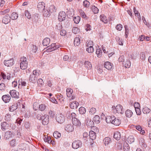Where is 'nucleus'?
Masks as SVG:
<instances>
[{"mask_svg": "<svg viewBox=\"0 0 151 151\" xmlns=\"http://www.w3.org/2000/svg\"><path fill=\"white\" fill-rule=\"evenodd\" d=\"M49 114L50 117L52 118H54L55 116V113L52 110H50L49 112Z\"/></svg>", "mask_w": 151, "mask_h": 151, "instance_id": "obj_60", "label": "nucleus"}, {"mask_svg": "<svg viewBox=\"0 0 151 151\" xmlns=\"http://www.w3.org/2000/svg\"><path fill=\"white\" fill-rule=\"evenodd\" d=\"M18 106L17 103H16L12 105L9 108V110L11 111H13L17 109Z\"/></svg>", "mask_w": 151, "mask_h": 151, "instance_id": "obj_36", "label": "nucleus"}, {"mask_svg": "<svg viewBox=\"0 0 151 151\" xmlns=\"http://www.w3.org/2000/svg\"><path fill=\"white\" fill-rule=\"evenodd\" d=\"M100 18L101 21L102 22L104 23H107L108 22V20L107 18L104 14L100 15Z\"/></svg>", "mask_w": 151, "mask_h": 151, "instance_id": "obj_21", "label": "nucleus"}, {"mask_svg": "<svg viewBox=\"0 0 151 151\" xmlns=\"http://www.w3.org/2000/svg\"><path fill=\"white\" fill-rule=\"evenodd\" d=\"M18 17V14L16 12H13L11 14L10 18L12 20H16Z\"/></svg>", "mask_w": 151, "mask_h": 151, "instance_id": "obj_37", "label": "nucleus"}, {"mask_svg": "<svg viewBox=\"0 0 151 151\" xmlns=\"http://www.w3.org/2000/svg\"><path fill=\"white\" fill-rule=\"evenodd\" d=\"M74 129L73 126L71 124H68L65 127V130L68 132H73Z\"/></svg>", "mask_w": 151, "mask_h": 151, "instance_id": "obj_16", "label": "nucleus"}, {"mask_svg": "<svg viewBox=\"0 0 151 151\" xmlns=\"http://www.w3.org/2000/svg\"><path fill=\"white\" fill-rule=\"evenodd\" d=\"M48 9L49 10L50 13H52L55 12L57 8L54 5H52L50 6Z\"/></svg>", "mask_w": 151, "mask_h": 151, "instance_id": "obj_30", "label": "nucleus"}, {"mask_svg": "<svg viewBox=\"0 0 151 151\" xmlns=\"http://www.w3.org/2000/svg\"><path fill=\"white\" fill-rule=\"evenodd\" d=\"M112 108L113 112L115 114L118 113L122 114L124 113L123 107L121 105H118L116 106H113L112 107Z\"/></svg>", "mask_w": 151, "mask_h": 151, "instance_id": "obj_4", "label": "nucleus"}, {"mask_svg": "<svg viewBox=\"0 0 151 151\" xmlns=\"http://www.w3.org/2000/svg\"><path fill=\"white\" fill-rule=\"evenodd\" d=\"M10 93L12 97L18 98L19 97L18 92L15 90H11L10 91Z\"/></svg>", "mask_w": 151, "mask_h": 151, "instance_id": "obj_15", "label": "nucleus"}, {"mask_svg": "<svg viewBox=\"0 0 151 151\" xmlns=\"http://www.w3.org/2000/svg\"><path fill=\"white\" fill-rule=\"evenodd\" d=\"M89 136L90 139L92 140L95 139L96 138V133L92 131H90Z\"/></svg>", "mask_w": 151, "mask_h": 151, "instance_id": "obj_24", "label": "nucleus"}, {"mask_svg": "<svg viewBox=\"0 0 151 151\" xmlns=\"http://www.w3.org/2000/svg\"><path fill=\"white\" fill-rule=\"evenodd\" d=\"M25 16L28 19H30L31 18V15L28 10H26L25 11Z\"/></svg>", "mask_w": 151, "mask_h": 151, "instance_id": "obj_55", "label": "nucleus"}, {"mask_svg": "<svg viewBox=\"0 0 151 151\" xmlns=\"http://www.w3.org/2000/svg\"><path fill=\"white\" fill-rule=\"evenodd\" d=\"M125 114L127 117L130 118L132 116L133 113L131 110L127 109L126 111Z\"/></svg>", "mask_w": 151, "mask_h": 151, "instance_id": "obj_33", "label": "nucleus"}, {"mask_svg": "<svg viewBox=\"0 0 151 151\" xmlns=\"http://www.w3.org/2000/svg\"><path fill=\"white\" fill-rule=\"evenodd\" d=\"M2 99L5 103L9 102L11 99V97L9 95H3L2 97Z\"/></svg>", "mask_w": 151, "mask_h": 151, "instance_id": "obj_18", "label": "nucleus"}, {"mask_svg": "<svg viewBox=\"0 0 151 151\" xmlns=\"http://www.w3.org/2000/svg\"><path fill=\"white\" fill-rule=\"evenodd\" d=\"M37 79L36 77L34 75H31L29 78V81L30 82L34 83L36 82Z\"/></svg>", "mask_w": 151, "mask_h": 151, "instance_id": "obj_34", "label": "nucleus"}, {"mask_svg": "<svg viewBox=\"0 0 151 151\" xmlns=\"http://www.w3.org/2000/svg\"><path fill=\"white\" fill-rule=\"evenodd\" d=\"M53 135L55 138L58 139L61 137V134L58 131H56L54 132Z\"/></svg>", "mask_w": 151, "mask_h": 151, "instance_id": "obj_41", "label": "nucleus"}, {"mask_svg": "<svg viewBox=\"0 0 151 151\" xmlns=\"http://www.w3.org/2000/svg\"><path fill=\"white\" fill-rule=\"evenodd\" d=\"M51 138L49 136H48V135H44L43 138L44 141L45 142H47L48 143L50 142V141L51 139Z\"/></svg>", "mask_w": 151, "mask_h": 151, "instance_id": "obj_44", "label": "nucleus"}, {"mask_svg": "<svg viewBox=\"0 0 151 151\" xmlns=\"http://www.w3.org/2000/svg\"><path fill=\"white\" fill-rule=\"evenodd\" d=\"M133 11L135 16L137 17L139 21H140L141 19L140 14L138 12V11L136 10V8L135 7H134Z\"/></svg>", "mask_w": 151, "mask_h": 151, "instance_id": "obj_27", "label": "nucleus"}, {"mask_svg": "<svg viewBox=\"0 0 151 151\" xmlns=\"http://www.w3.org/2000/svg\"><path fill=\"white\" fill-rule=\"evenodd\" d=\"M60 46L58 45H56L55 43L52 44L51 45L47 47L48 48L47 50V52H50L59 48Z\"/></svg>", "mask_w": 151, "mask_h": 151, "instance_id": "obj_7", "label": "nucleus"}, {"mask_svg": "<svg viewBox=\"0 0 151 151\" xmlns=\"http://www.w3.org/2000/svg\"><path fill=\"white\" fill-rule=\"evenodd\" d=\"M10 11V10L9 9H6L4 11H1L0 12V14L1 15H4L6 13H9Z\"/></svg>", "mask_w": 151, "mask_h": 151, "instance_id": "obj_61", "label": "nucleus"}, {"mask_svg": "<svg viewBox=\"0 0 151 151\" xmlns=\"http://www.w3.org/2000/svg\"><path fill=\"white\" fill-rule=\"evenodd\" d=\"M96 54L97 55L99 58H100L102 56V51L100 49H97L96 52Z\"/></svg>", "mask_w": 151, "mask_h": 151, "instance_id": "obj_47", "label": "nucleus"}, {"mask_svg": "<svg viewBox=\"0 0 151 151\" xmlns=\"http://www.w3.org/2000/svg\"><path fill=\"white\" fill-rule=\"evenodd\" d=\"M10 21V17L9 14H6L5 16L3 17L2 22L3 23L5 24H7Z\"/></svg>", "mask_w": 151, "mask_h": 151, "instance_id": "obj_9", "label": "nucleus"}, {"mask_svg": "<svg viewBox=\"0 0 151 151\" xmlns=\"http://www.w3.org/2000/svg\"><path fill=\"white\" fill-rule=\"evenodd\" d=\"M92 9L94 14H97L99 12V10L98 8L95 6H92Z\"/></svg>", "mask_w": 151, "mask_h": 151, "instance_id": "obj_52", "label": "nucleus"}, {"mask_svg": "<svg viewBox=\"0 0 151 151\" xmlns=\"http://www.w3.org/2000/svg\"><path fill=\"white\" fill-rule=\"evenodd\" d=\"M79 12L81 17L83 18H85L86 17V15L83 11L81 9H80L79 10Z\"/></svg>", "mask_w": 151, "mask_h": 151, "instance_id": "obj_57", "label": "nucleus"}, {"mask_svg": "<svg viewBox=\"0 0 151 151\" xmlns=\"http://www.w3.org/2000/svg\"><path fill=\"white\" fill-rule=\"evenodd\" d=\"M4 63L5 65L8 67L11 66L14 64V60L13 59L7 60H4Z\"/></svg>", "mask_w": 151, "mask_h": 151, "instance_id": "obj_10", "label": "nucleus"}, {"mask_svg": "<svg viewBox=\"0 0 151 151\" xmlns=\"http://www.w3.org/2000/svg\"><path fill=\"white\" fill-rule=\"evenodd\" d=\"M80 43V40L79 37H76L74 39V44L76 46H78Z\"/></svg>", "mask_w": 151, "mask_h": 151, "instance_id": "obj_32", "label": "nucleus"}, {"mask_svg": "<svg viewBox=\"0 0 151 151\" xmlns=\"http://www.w3.org/2000/svg\"><path fill=\"white\" fill-rule=\"evenodd\" d=\"M103 142L104 143L105 146H106L110 143L111 141L110 138L109 137H106L104 139Z\"/></svg>", "mask_w": 151, "mask_h": 151, "instance_id": "obj_23", "label": "nucleus"}, {"mask_svg": "<svg viewBox=\"0 0 151 151\" xmlns=\"http://www.w3.org/2000/svg\"><path fill=\"white\" fill-rule=\"evenodd\" d=\"M20 61L21 62L20 64V68L23 70L26 69L27 68L28 62L26 57H22L21 58Z\"/></svg>", "mask_w": 151, "mask_h": 151, "instance_id": "obj_2", "label": "nucleus"}, {"mask_svg": "<svg viewBox=\"0 0 151 151\" xmlns=\"http://www.w3.org/2000/svg\"><path fill=\"white\" fill-rule=\"evenodd\" d=\"M96 108L94 107H92L89 110V113L92 115L96 113Z\"/></svg>", "mask_w": 151, "mask_h": 151, "instance_id": "obj_56", "label": "nucleus"}, {"mask_svg": "<svg viewBox=\"0 0 151 151\" xmlns=\"http://www.w3.org/2000/svg\"><path fill=\"white\" fill-rule=\"evenodd\" d=\"M93 120L96 123L98 124L100 122V118L98 115H96L93 118Z\"/></svg>", "mask_w": 151, "mask_h": 151, "instance_id": "obj_42", "label": "nucleus"}, {"mask_svg": "<svg viewBox=\"0 0 151 151\" xmlns=\"http://www.w3.org/2000/svg\"><path fill=\"white\" fill-rule=\"evenodd\" d=\"M151 111L150 109L147 107H145L142 109V112L144 114H147L149 113Z\"/></svg>", "mask_w": 151, "mask_h": 151, "instance_id": "obj_40", "label": "nucleus"}, {"mask_svg": "<svg viewBox=\"0 0 151 151\" xmlns=\"http://www.w3.org/2000/svg\"><path fill=\"white\" fill-rule=\"evenodd\" d=\"M114 137L117 140H119L121 138L120 133L118 131L115 132L114 133Z\"/></svg>", "mask_w": 151, "mask_h": 151, "instance_id": "obj_26", "label": "nucleus"}, {"mask_svg": "<svg viewBox=\"0 0 151 151\" xmlns=\"http://www.w3.org/2000/svg\"><path fill=\"white\" fill-rule=\"evenodd\" d=\"M38 85H42L44 84L43 80L41 78L39 79L37 81Z\"/></svg>", "mask_w": 151, "mask_h": 151, "instance_id": "obj_64", "label": "nucleus"}, {"mask_svg": "<svg viewBox=\"0 0 151 151\" xmlns=\"http://www.w3.org/2000/svg\"><path fill=\"white\" fill-rule=\"evenodd\" d=\"M80 20V17L79 16L74 17L73 18V20L74 22L76 24H78Z\"/></svg>", "mask_w": 151, "mask_h": 151, "instance_id": "obj_49", "label": "nucleus"}, {"mask_svg": "<svg viewBox=\"0 0 151 151\" xmlns=\"http://www.w3.org/2000/svg\"><path fill=\"white\" fill-rule=\"evenodd\" d=\"M78 105V103L76 101L71 102L70 104V107L72 109H76Z\"/></svg>", "mask_w": 151, "mask_h": 151, "instance_id": "obj_17", "label": "nucleus"}, {"mask_svg": "<svg viewBox=\"0 0 151 151\" xmlns=\"http://www.w3.org/2000/svg\"><path fill=\"white\" fill-rule=\"evenodd\" d=\"M79 111L80 114H83L86 112V109L83 107H80L79 109Z\"/></svg>", "mask_w": 151, "mask_h": 151, "instance_id": "obj_48", "label": "nucleus"}, {"mask_svg": "<svg viewBox=\"0 0 151 151\" xmlns=\"http://www.w3.org/2000/svg\"><path fill=\"white\" fill-rule=\"evenodd\" d=\"M114 119H115V117L113 115L108 116L106 118V122L108 123L112 124Z\"/></svg>", "mask_w": 151, "mask_h": 151, "instance_id": "obj_12", "label": "nucleus"}, {"mask_svg": "<svg viewBox=\"0 0 151 151\" xmlns=\"http://www.w3.org/2000/svg\"><path fill=\"white\" fill-rule=\"evenodd\" d=\"M134 139L133 136L130 135L128 137L127 141V142L129 143H132L134 142Z\"/></svg>", "mask_w": 151, "mask_h": 151, "instance_id": "obj_35", "label": "nucleus"}, {"mask_svg": "<svg viewBox=\"0 0 151 151\" xmlns=\"http://www.w3.org/2000/svg\"><path fill=\"white\" fill-rule=\"evenodd\" d=\"M124 66L126 68H129L131 66V63L129 60H127L123 63Z\"/></svg>", "mask_w": 151, "mask_h": 151, "instance_id": "obj_31", "label": "nucleus"}, {"mask_svg": "<svg viewBox=\"0 0 151 151\" xmlns=\"http://www.w3.org/2000/svg\"><path fill=\"white\" fill-rule=\"evenodd\" d=\"M145 55L144 52H142L140 54V58L142 60H144L145 59Z\"/></svg>", "mask_w": 151, "mask_h": 151, "instance_id": "obj_58", "label": "nucleus"}, {"mask_svg": "<svg viewBox=\"0 0 151 151\" xmlns=\"http://www.w3.org/2000/svg\"><path fill=\"white\" fill-rule=\"evenodd\" d=\"M43 10V15L45 17H47L50 15V12L49 10H48V9L47 10L44 9Z\"/></svg>", "mask_w": 151, "mask_h": 151, "instance_id": "obj_51", "label": "nucleus"}, {"mask_svg": "<svg viewBox=\"0 0 151 151\" xmlns=\"http://www.w3.org/2000/svg\"><path fill=\"white\" fill-rule=\"evenodd\" d=\"M90 5V2L87 0H85L83 2V5L85 8H88Z\"/></svg>", "mask_w": 151, "mask_h": 151, "instance_id": "obj_50", "label": "nucleus"}, {"mask_svg": "<svg viewBox=\"0 0 151 151\" xmlns=\"http://www.w3.org/2000/svg\"><path fill=\"white\" fill-rule=\"evenodd\" d=\"M123 149L124 151H129V148L128 144L127 142H124V144Z\"/></svg>", "mask_w": 151, "mask_h": 151, "instance_id": "obj_46", "label": "nucleus"}, {"mask_svg": "<svg viewBox=\"0 0 151 151\" xmlns=\"http://www.w3.org/2000/svg\"><path fill=\"white\" fill-rule=\"evenodd\" d=\"M1 76L4 79H7V80H9L11 78L10 74L8 72H2L1 73Z\"/></svg>", "mask_w": 151, "mask_h": 151, "instance_id": "obj_11", "label": "nucleus"}, {"mask_svg": "<svg viewBox=\"0 0 151 151\" xmlns=\"http://www.w3.org/2000/svg\"><path fill=\"white\" fill-rule=\"evenodd\" d=\"M85 67L88 69H91L92 67L91 63L88 61H86L84 63Z\"/></svg>", "mask_w": 151, "mask_h": 151, "instance_id": "obj_25", "label": "nucleus"}, {"mask_svg": "<svg viewBox=\"0 0 151 151\" xmlns=\"http://www.w3.org/2000/svg\"><path fill=\"white\" fill-rule=\"evenodd\" d=\"M10 145L12 147H15L16 145V140L15 139H12L9 142Z\"/></svg>", "mask_w": 151, "mask_h": 151, "instance_id": "obj_45", "label": "nucleus"}, {"mask_svg": "<svg viewBox=\"0 0 151 151\" xmlns=\"http://www.w3.org/2000/svg\"><path fill=\"white\" fill-rule=\"evenodd\" d=\"M46 106L45 104H41L39 106V109L42 111H44Z\"/></svg>", "mask_w": 151, "mask_h": 151, "instance_id": "obj_39", "label": "nucleus"}, {"mask_svg": "<svg viewBox=\"0 0 151 151\" xmlns=\"http://www.w3.org/2000/svg\"><path fill=\"white\" fill-rule=\"evenodd\" d=\"M55 119L58 123L62 124L65 121V116L63 114L59 113L56 114Z\"/></svg>", "mask_w": 151, "mask_h": 151, "instance_id": "obj_3", "label": "nucleus"}, {"mask_svg": "<svg viewBox=\"0 0 151 151\" xmlns=\"http://www.w3.org/2000/svg\"><path fill=\"white\" fill-rule=\"evenodd\" d=\"M1 129L3 131H5L9 128V125L6 122L1 123Z\"/></svg>", "mask_w": 151, "mask_h": 151, "instance_id": "obj_13", "label": "nucleus"}, {"mask_svg": "<svg viewBox=\"0 0 151 151\" xmlns=\"http://www.w3.org/2000/svg\"><path fill=\"white\" fill-rule=\"evenodd\" d=\"M86 50L89 53H92L94 51L93 47H88L86 48Z\"/></svg>", "mask_w": 151, "mask_h": 151, "instance_id": "obj_54", "label": "nucleus"}, {"mask_svg": "<svg viewBox=\"0 0 151 151\" xmlns=\"http://www.w3.org/2000/svg\"><path fill=\"white\" fill-rule=\"evenodd\" d=\"M66 95L69 98V100L74 99L75 96H74L73 90L70 88H67L66 89Z\"/></svg>", "mask_w": 151, "mask_h": 151, "instance_id": "obj_5", "label": "nucleus"}, {"mask_svg": "<svg viewBox=\"0 0 151 151\" xmlns=\"http://www.w3.org/2000/svg\"><path fill=\"white\" fill-rule=\"evenodd\" d=\"M86 125L89 127H91L93 125V122L90 119H87L85 122Z\"/></svg>", "mask_w": 151, "mask_h": 151, "instance_id": "obj_22", "label": "nucleus"}, {"mask_svg": "<svg viewBox=\"0 0 151 151\" xmlns=\"http://www.w3.org/2000/svg\"><path fill=\"white\" fill-rule=\"evenodd\" d=\"M37 119L39 120H42V124L44 125H47L49 122V116L47 114L43 115L42 114H37L36 116Z\"/></svg>", "mask_w": 151, "mask_h": 151, "instance_id": "obj_1", "label": "nucleus"}, {"mask_svg": "<svg viewBox=\"0 0 151 151\" xmlns=\"http://www.w3.org/2000/svg\"><path fill=\"white\" fill-rule=\"evenodd\" d=\"M50 42V39L48 38H46L43 40L42 44L44 46H47L49 45Z\"/></svg>", "mask_w": 151, "mask_h": 151, "instance_id": "obj_28", "label": "nucleus"}, {"mask_svg": "<svg viewBox=\"0 0 151 151\" xmlns=\"http://www.w3.org/2000/svg\"><path fill=\"white\" fill-rule=\"evenodd\" d=\"M85 28L86 31H90L91 30V27L88 24H86L85 26Z\"/></svg>", "mask_w": 151, "mask_h": 151, "instance_id": "obj_53", "label": "nucleus"}, {"mask_svg": "<svg viewBox=\"0 0 151 151\" xmlns=\"http://www.w3.org/2000/svg\"><path fill=\"white\" fill-rule=\"evenodd\" d=\"M72 32L74 34H78L80 32V29L77 27H73L72 28Z\"/></svg>", "mask_w": 151, "mask_h": 151, "instance_id": "obj_43", "label": "nucleus"}, {"mask_svg": "<svg viewBox=\"0 0 151 151\" xmlns=\"http://www.w3.org/2000/svg\"><path fill=\"white\" fill-rule=\"evenodd\" d=\"M86 45L88 47H93V42L92 41H89L87 43Z\"/></svg>", "mask_w": 151, "mask_h": 151, "instance_id": "obj_63", "label": "nucleus"}, {"mask_svg": "<svg viewBox=\"0 0 151 151\" xmlns=\"http://www.w3.org/2000/svg\"><path fill=\"white\" fill-rule=\"evenodd\" d=\"M82 145V142L79 140H77L73 142L72 146L73 148L76 149L79 147H81Z\"/></svg>", "mask_w": 151, "mask_h": 151, "instance_id": "obj_8", "label": "nucleus"}, {"mask_svg": "<svg viewBox=\"0 0 151 151\" xmlns=\"http://www.w3.org/2000/svg\"><path fill=\"white\" fill-rule=\"evenodd\" d=\"M112 64L109 62H106L104 64L105 67L108 70L111 69L112 67Z\"/></svg>", "mask_w": 151, "mask_h": 151, "instance_id": "obj_29", "label": "nucleus"}, {"mask_svg": "<svg viewBox=\"0 0 151 151\" xmlns=\"http://www.w3.org/2000/svg\"><path fill=\"white\" fill-rule=\"evenodd\" d=\"M73 124L76 126H80L81 124L80 121L77 118H73L72 120Z\"/></svg>", "mask_w": 151, "mask_h": 151, "instance_id": "obj_19", "label": "nucleus"}, {"mask_svg": "<svg viewBox=\"0 0 151 151\" xmlns=\"http://www.w3.org/2000/svg\"><path fill=\"white\" fill-rule=\"evenodd\" d=\"M116 29L118 31H121L122 28V25L121 24H119L116 26Z\"/></svg>", "mask_w": 151, "mask_h": 151, "instance_id": "obj_59", "label": "nucleus"}, {"mask_svg": "<svg viewBox=\"0 0 151 151\" xmlns=\"http://www.w3.org/2000/svg\"><path fill=\"white\" fill-rule=\"evenodd\" d=\"M18 82L19 83V85H25L26 83V82L22 79L19 80Z\"/></svg>", "mask_w": 151, "mask_h": 151, "instance_id": "obj_62", "label": "nucleus"}, {"mask_svg": "<svg viewBox=\"0 0 151 151\" xmlns=\"http://www.w3.org/2000/svg\"><path fill=\"white\" fill-rule=\"evenodd\" d=\"M66 14L64 11L60 12L58 15V19L60 22H62L64 20L66 17Z\"/></svg>", "mask_w": 151, "mask_h": 151, "instance_id": "obj_6", "label": "nucleus"}, {"mask_svg": "<svg viewBox=\"0 0 151 151\" xmlns=\"http://www.w3.org/2000/svg\"><path fill=\"white\" fill-rule=\"evenodd\" d=\"M13 134L10 131H8L5 133L4 138L6 139H8L12 137Z\"/></svg>", "mask_w": 151, "mask_h": 151, "instance_id": "obj_20", "label": "nucleus"}, {"mask_svg": "<svg viewBox=\"0 0 151 151\" xmlns=\"http://www.w3.org/2000/svg\"><path fill=\"white\" fill-rule=\"evenodd\" d=\"M121 122V121L120 119H116L115 117V119H114V120L113 121L112 124L116 126H118L120 124Z\"/></svg>", "mask_w": 151, "mask_h": 151, "instance_id": "obj_38", "label": "nucleus"}, {"mask_svg": "<svg viewBox=\"0 0 151 151\" xmlns=\"http://www.w3.org/2000/svg\"><path fill=\"white\" fill-rule=\"evenodd\" d=\"M45 6L44 2H39L37 5L38 10L40 11H42L45 9Z\"/></svg>", "mask_w": 151, "mask_h": 151, "instance_id": "obj_14", "label": "nucleus"}]
</instances>
